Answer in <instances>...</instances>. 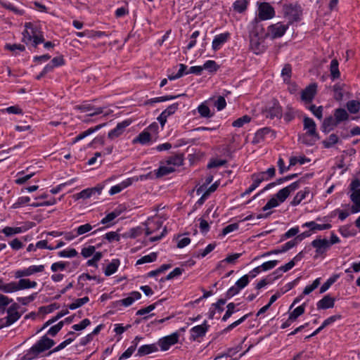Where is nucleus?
Here are the masks:
<instances>
[{"mask_svg":"<svg viewBox=\"0 0 360 360\" xmlns=\"http://www.w3.org/2000/svg\"><path fill=\"white\" fill-rule=\"evenodd\" d=\"M301 180L295 181L289 186L279 190L263 207L262 210L266 211L274 207H278L283 202L292 192H294L300 187Z\"/></svg>","mask_w":360,"mask_h":360,"instance_id":"1","label":"nucleus"},{"mask_svg":"<svg viewBox=\"0 0 360 360\" xmlns=\"http://www.w3.org/2000/svg\"><path fill=\"white\" fill-rule=\"evenodd\" d=\"M55 345L53 340L48 338L46 335H44L31 348L25 352L22 360H32L38 357V356L51 349Z\"/></svg>","mask_w":360,"mask_h":360,"instance_id":"2","label":"nucleus"},{"mask_svg":"<svg viewBox=\"0 0 360 360\" xmlns=\"http://www.w3.org/2000/svg\"><path fill=\"white\" fill-rule=\"evenodd\" d=\"M25 27L22 39L24 43L26 44L31 43L33 46L37 47L38 44L44 42L43 35L39 33L31 22H26Z\"/></svg>","mask_w":360,"mask_h":360,"instance_id":"3","label":"nucleus"},{"mask_svg":"<svg viewBox=\"0 0 360 360\" xmlns=\"http://www.w3.org/2000/svg\"><path fill=\"white\" fill-rule=\"evenodd\" d=\"M184 158L182 154H175L165 160L167 165L160 166L157 172L158 176H162L173 172L175 170V167H179L182 165Z\"/></svg>","mask_w":360,"mask_h":360,"instance_id":"4","label":"nucleus"},{"mask_svg":"<svg viewBox=\"0 0 360 360\" xmlns=\"http://www.w3.org/2000/svg\"><path fill=\"white\" fill-rule=\"evenodd\" d=\"M303 124L304 129L307 132L303 137L302 142L307 145H312L319 139L316 132V123L311 118L306 117L303 120Z\"/></svg>","mask_w":360,"mask_h":360,"instance_id":"5","label":"nucleus"},{"mask_svg":"<svg viewBox=\"0 0 360 360\" xmlns=\"http://www.w3.org/2000/svg\"><path fill=\"white\" fill-rule=\"evenodd\" d=\"M289 28V24H284L282 22H278L272 24L267 27L266 37L271 39H278L282 37Z\"/></svg>","mask_w":360,"mask_h":360,"instance_id":"6","label":"nucleus"},{"mask_svg":"<svg viewBox=\"0 0 360 360\" xmlns=\"http://www.w3.org/2000/svg\"><path fill=\"white\" fill-rule=\"evenodd\" d=\"M283 13L289 23L300 20L302 15L301 7L297 4H288L283 6Z\"/></svg>","mask_w":360,"mask_h":360,"instance_id":"7","label":"nucleus"},{"mask_svg":"<svg viewBox=\"0 0 360 360\" xmlns=\"http://www.w3.org/2000/svg\"><path fill=\"white\" fill-rule=\"evenodd\" d=\"M258 18L261 20H267L272 19L275 16V10L270 4L262 2L258 4Z\"/></svg>","mask_w":360,"mask_h":360,"instance_id":"8","label":"nucleus"},{"mask_svg":"<svg viewBox=\"0 0 360 360\" xmlns=\"http://www.w3.org/2000/svg\"><path fill=\"white\" fill-rule=\"evenodd\" d=\"M268 138H270L271 139H274L275 134L270 128L264 127L256 131L252 143L253 144H258L265 141Z\"/></svg>","mask_w":360,"mask_h":360,"instance_id":"9","label":"nucleus"},{"mask_svg":"<svg viewBox=\"0 0 360 360\" xmlns=\"http://www.w3.org/2000/svg\"><path fill=\"white\" fill-rule=\"evenodd\" d=\"M20 278L18 282H11V293L21 290L34 288L37 285L36 281L27 278Z\"/></svg>","mask_w":360,"mask_h":360,"instance_id":"10","label":"nucleus"},{"mask_svg":"<svg viewBox=\"0 0 360 360\" xmlns=\"http://www.w3.org/2000/svg\"><path fill=\"white\" fill-rule=\"evenodd\" d=\"M179 341V334L174 333L169 335L160 338L158 345L162 351L168 350L171 346L174 345Z\"/></svg>","mask_w":360,"mask_h":360,"instance_id":"11","label":"nucleus"},{"mask_svg":"<svg viewBox=\"0 0 360 360\" xmlns=\"http://www.w3.org/2000/svg\"><path fill=\"white\" fill-rule=\"evenodd\" d=\"M44 270V265H32L30 266L29 267L24 269H20L15 272V277L16 278H23L26 276H30L31 275H33L36 273L42 272Z\"/></svg>","mask_w":360,"mask_h":360,"instance_id":"12","label":"nucleus"},{"mask_svg":"<svg viewBox=\"0 0 360 360\" xmlns=\"http://www.w3.org/2000/svg\"><path fill=\"white\" fill-rule=\"evenodd\" d=\"M264 113L266 117L271 119L280 118L282 115V110L278 102L272 101L269 105L266 107Z\"/></svg>","mask_w":360,"mask_h":360,"instance_id":"13","label":"nucleus"},{"mask_svg":"<svg viewBox=\"0 0 360 360\" xmlns=\"http://www.w3.org/2000/svg\"><path fill=\"white\" fill-rule=\"evenodd\" d=\"M311 245L316 249V257L324 254L330 247L326 238H316L311 242Z\"/></svg>","mask_w":360,"mask_h":360,"instance_id":"14","label":"nucleus"},{"mask_svg":"<svg viewBox=\"0 0 360 360\" xmlns=\"http://www.w3.org/2000/svg\"><path fill=\"white\" fill-rule=\"evenodd\" d=\"M131 123V121L129 120H126L121 122H119L115 127V128H114L113 129L110 130L108 132V137L110 139H115V138L119 137L124 133L125 129L128 126H129Z\"/></svg>","mask_w":360,"mask_h":360,"instance_id":"15","label":"nucleus"},{"mask_svg":"<svg viewBox=\"0 0 360 360\" xmlns=\"http://www.w3.org/2000/svg\"><path fill=\"white\" fill-rule=\"evenodd\" d=\"M20 306L18 304L13 303L7 309V318L8 322L11 325L17 321L21 316V314L18 311Z\"/></svg>","mask_w":360,"mask_h":360,"instance_id":"16","label":"nucleus"},{"mask_svg":"<svg viewBox=\"0 0 360 360\" xmlns=\"http://www.w3.org/2000/svg\"><path fill=\"white\" fill-rule=\"evenodd\" d=\"M77 109L82 112H87L88 116H94L103 113L104 108L98 107L96 108L91 104L84 103L76 107Z\"/></svg>","mask_w":360,"mask_h":360,"instance_id":"17","label":"nucleus"},{"mask_svg":"<svg viewBox=\"0 0 360 360\" xmlns=\"http://www.w3.org/2000/svg\"><path fill=\"white\" fill-rule=\"evenodd\" d=\"M317 85L314 83L307 86L301 93V99L306 103H311L316 94Z\"/></svg>","mask_w":360,"mask_h":360,"instance_id":"18","label":"nucleus"},{"mask_svg":"<svg viewBox=\"0 0 360 360\" xmlns=\"http://www.w3.org/2000/svg\"><path fill=\"white\" fill-rule=\"evenodd\" d=\"M146 234L149 236L159 230L162 226V221L160 219H148L145 223Z\"/></svg>","mask_w":360,"mask_h":360,"instance_id":"19","label":"nucleus"},{"mask_svg":"<svg viewBox=\"0 0 360 360\" xmlns=\"http://www.w3.org/2000/svg\"><path fill=\"white\" fill-rule=\"evenodd\" d=\"M179 104L177 103L170 105L167 108L162 112L160 116L158 117V120L161 124L162 128L164 127L167 122V119L169 116L173 115L178 109Z\"/></svg>","mask_w":360,"mask_h":360,"instance_id":"20","label":"nucleus"},{"mask_svg":"<svg viewBox=\"0 0 360 360\" xmlns=\"http://www.w3.org/2000/svg\"><path fill=\"white\" fill-rule=\"evenodd\" d=\"M137 180H138L137 179H134V178H128V179L124 180L123 181H122L121 183L112 186L109 191V194L110 195H113L115 194L119 193L124 188L131 186L134 181H137Z\"/></svg>","mask_w":360,"mask_h":360,"instance_id":"21","label":"nucleus"},{"mask_svg":"<svg viewBox=\"0 0 360 360\" xmlns=\"http://www.w3.org/2000/svg\"><path fill=\"white\" fill-rule=\"evenodd\" d=\"M339 124L336 122L334 116H329L323 120L321 125V130L323 133L328 134L333 130Z\"/></svg>","mask_w":360,"mask_h":360,"instance_id":"22","label":"nucleus"},{"mask_svg":"<svg viewBox=\"0 0 360 360\" xmlns=\"http://www.w3.org/2000/svg\"><path fill=\"white\" fill-rule=\"evenodd\" d=\"M311 193L310 188L308 187L304 188V189L300 191L297 193L295 196L293 198L292 200L290 202V205L292 206H297L300 202L304 200L307 196Z\"/></svg>","mask_w":360,"mask_h":360,"instance_id":"23","label":"nucleus"},{"mask_svg":"<svg viewBox=\"0 0 360 360\" xmlns=\"http://www.w3.org/2000/svg\"><path fill=\"white\" fill-rule=\"evenodd\" d=\"M303 228L309 229V231L315 232L316 231L326 230L331 228L330 224H319L314 221H308L302 224Z\"/></svg>","mask_w":360,"mask_h":360,"instance_id":"24","label":"nucleus"},{"mask_svg":"<svg viewBox=\"0 0 360 360\" xmlns=\"http://www.w3.org/2000/svg\"><path fill=\"white\" fill-rule=\"evenodd\" d=\"M229 37V34L227 32L222 33L215 36L212 44L213 50H219L221 48V46L228 40Z\"/></svg>","mask_w":360,"mask_h":360,"instance_id":"25","label":"nucleus"},{"mask_svg":"<svg viewBox=\"0 0 360 360\" xmlns=\"http://www.w3.org/2000/svg\"><path fill=\"white\" fill-rule=\"evenodd\" d=\"M335 304V299L330 295L324 296L317 302L318 309H326L333 308Z\"/></svg>","mask_w":360,"mask_h":360,"instance_id":"26","label":"nucleus"},{"mask_svg":"<svg viewBox=\"0 0 360 360\" xmlns=\"http://www.w3.org/2000/svg\"><path fill=\"white\" fill-rule=\"evenodd\" d=\"M106 124L105 123H103V124H98L94 127H91L89 129H88L87 130L82 132L81 134H79V135H77L72 141V143H75L81 140H82L83 139H84L85 137L88 136L89 135L91 134L92 133L99 130L100 129H101L103 127H104Z\"/></svg>","mask_w":360,"mask_h":360,"instance_id":"27","label":"nucleus"},{"mask_svg":"<svg viewBox=\"0 0 360 360\" xmlns=\"http://www.w3.org/2000/svg\"><path fill=\"white\" fill-rule=\"evenodd\" d=\"M158 350V347L156 344L144 345L139 348L137 355L142 356L155 352Z\"/></svg>","mask_w":360,"mask_h":360,"instance_id":"28","label":"nucleus"},{"mask_svg":"<svg viewBox=\"0 0 360 360\" xmlns=\"http://www.w3.org/2000/svg\"><path fill=\"white\" fill-rule=\"evenodd\" d=\"M350 200L353 202L351 207V213L360 212V194L355 191L350 195Z\"/></svg>","mask_w":360,"mask_h":360,"instance_id":"29","label":"nucleus"},{"mask_svg":"<svg viewBox=\"0 0 360 360\" xmlns=\"http://www.w3.org/2000/svg\"><path fill=\"white\" fill-rule=\"evenodd\" d=\"M141 297V294L138 291H133L130 293L129 296L120 300V302L124 307H129L133 304L135 300H138Z\"/></svg>","mask_w":360,"mask_h":360,"instance_id":"30","label":"nucleus"},{"mask_svg":"<svg viewBox=\"0 0 360 360\" xmlns=\"http://www.w3.org/2000/svg\"><path fill=\"white\" fill-rule=\"evenodd\" d=\"M220 127V124L218 121H211L209 120H204V131H214V133L218 132V129ZM218 134H215L214 136H217Z\"/></svg>","mask_w":360,"mask_h":360,"instance_id":"31","label":"nucleus"},{"mask_svg":"<svg viewBox=\"0 0 360 360\" xmlns=\"http://www.w3.org/2000/svg\"><path fill=\"white\" fill-rule=\"evenodd\" d=\"M207 104L212 105L213 108H217V110H223L226 105L225 98L223 96H219L217 99L210 98L207 101Z\"/></svg>","mask_w":360,"mask_h":360,"instance_id":"32","label":"nucleus"},{"mask_svg":"<svg viewBox=\"0 0 360 360\" xmlns=\"http://www.w3.org/2000/svg\"><path fill=\"white\" fill-rule=\"evenodd\" d=\"M120 264V262L118 259H112V262L106 266L104 271L105 275L106 276H109L115 274L117 271Z\"/></svg>","mask_w":360,"mask_h":360,"instance_id":"33","label":"nucleus"},{"mask_svg":"<svg viewBox=\"0 0 360 360\" xmlns=\"http://www.w3.org/2000/svg\"><path fill=\"white\" fill-rule=\"evenodd\" d=\"M333 116L336 120V122L338 124L349 119V114L346 110L343 108L335 109L333 113Z\"/></svg>","mask_w":360,"mask_h":360,"instance_id":"34","label":"nucleus"},{"mask_svg":"<svg viewBox=\"0 0 360 360\" xmlns=\"http://www.w3.org/2000/svg\"><path fill=\"white\" fill-rule=\"evenodd\" d=\"M305 306L306 303H303L290 312L289 314V321H295L299 316L302 315L305 311Z\"/></svg>","mask_w":360,"mask_h":360,"instance_id":"35","label":"nucleus"},{"mask_svg":"<svg viewBox=\"0 0 360 360\" xmlns=\"http://www.w3.org/2000/svg\"><path fill=\"white\" fill-rule=\"evenodd\" d=\"M248 5V0H236L233 4V8L236 12L241 13L246 11Z\"/></svg>","mask_w":360,"mask_h":360,"instance_id":"36","label":"nucleus"},{"mask_svg":"<svg viewBox=\"0 0 360 360\" xmlns=\"http://www.w3.org/2000/svg\"><path fill=\"white\" fill-rule=\"evenodd\" d=\"M338 231L344 238L354 236L356 234L355 231L353 230L352 226L349 224L340 226Z\"/></svg>","mask_w":360,"mask_h":360,"instance_id":"37","label":"nucleus"},{"mask_svg":"<svg viewBox=\"0 0 360 360\" xmlns=\"http://www.w3.org/2000/svg\"><path fill=\"white\" fill-rule=\"evenodd\" d=\"M340 139L337 134H331L328 139L323 141L322 143L326 148H330L339 142Z\"/></svg>","mask_w":360,"mask_h":360,"instance_id":"38","label":"nucleus"},{"mask_svg":"<svg viewBox=\"0 0 360 360\" xmlns=\"http://www.w3.org/2000/svg\"><path fill=\"white\" fill-rule=\"evenodd\" d=\"M150 141V134L148 131H143L134 139V143H140L143 145L148 143Z\"/></svg>","mask_w":360,"mask_h":360,"instance_id":"39","label":"nucleus"},{"mask_svg":"<svg viewBox=\"0 0 360 360\" xmlns=\"http://www.w3.org/2000/svg\"><path fill=\"white\" fill-rule=\"evenodd\" d=\"M157 257H158V254L156 252H151L150 254L145 255V256L142 257L141 258H140L139 259H138L136 261V264L140 265V264H143L145 263L153 262L157 259Z\"/></svg>","mask_w":360,"mask_h":360,"instance_id":"40","label":"nucleus"},{"mask_svg":"<svg viewBox=\"0 0 360 360\" xmlns=\"http://www.w3.org/2000/svg\"><path fill=\"white\" fill-rule=\"evenodd\" d=\"M190 339L193 341L201 337L202 335V325H198L193 327L190 330Z\"/></svg>","mask_w":360,"mask_h":360,"instance_id":"41","label":"nucleus"},{"mask_svg":"<svg viewBox=\"0 0 360 360\" xmlns=\"http://www.w3.org/2000/svg\"><path fill=\"white\" fill-rule=\"evenodd\" d=\"M338 61L336 59H333L330 65V75L333 79L339 78L340 73L338 68Z\"/></svg>","mask_w":360,"mask_h":360,"instance_id":"42","label":"nucleus"},{"mask_svg":"<svg viewBox=\"0 0 360 360\" xmlns=\"http://www.w3.org/2000/svg\"><path fill=\"white\" fill-rule=\"evenodd\" d=\"M264 176L265 174L262 172L252 174V184L257 188L262 182L269 180V177H264Z\"/></svg>","mask_w":360,"mask_h":360,"instance_id":"43","label":"nucleus"},{"mask_svg":"<svg viewBox=\"0 0 360 360\" xmlns=\"http://www.w3.org/2000/svg\"><path fill=\"white\" fill-rule=\"evenodd\" d=\"M219 65L214 60H209L204 63V70L210 73H215L219 69Z\"/></svg>","mask_w":360,"mask_h":360,"instance_id":"44","label":"nucleus"},{"mask_svg":"<svg viewBox=\"0 0 360 360\" xmlns=\"http://www.w3.org/2000/svg\"><path fill=\"white\" fill-rule=\"evenodd\" d=\"M300 254L301 253H300L299 255L295 256L291 261H290L285 265L280 266L278 269L276 270V271L274 273L277 274L280 271L286 272V271H289L290 269H291L295 265V261L298 259V257Z\"/></svg>","mask_w":360,"mask_h":360,"instance_id":"45","label":"nucleus"},{"mask_svg":"<svg viewBox=\"0 0 360 360\" xmlns=\"http://www.w3.org/2000/svg\"><path fill=\"white\" fill-rule=\"evenodd\" d=\"M251 117L249 115H243L241 117H239L238 119L236 120L233 122L232 126L233 127H242L245 124H248L250 122Z\"/></svg>","mask_w":360,"mask_h":360,"instance_id":"46","label":"nucleus"},{"mask_svg":"<svg viewBox=\"0 0 360 360\" xmlns=\"http://www.w3.org/2000/svg\"><path fill=\"white\" fill-rule=\"evenodd\" d=\"M250 314H247L244 315L243 316H242L238 320H237V321H234L233 323H232L231 324L229 325L226 328H224L222 332L224 333H226L231 331L235 327L238 326V325L242 323L243 321H245L249 317Z\"/></svg>","mask_w":360,"mask_h":360,"instance_id":"47","label":"nucleus"},{"mask_svg":"<svg viewBox=\"0 0 360 360\" xmlns=\"http://www.w3.org/2000/svg\"><path fill=\"white\" fill-rule=\"evenodd\" d=\"M250 314H247L244 315L243 316H242L238 320H237V321H234L233 323H232L231 324L229 325L226 328H224L222 332L224 333H226L231 331L235 327L238 326V325L242 323L243 321H245L249 317Z\"/></svg>","mask_w":360,"mask_h":360,"instance_id":"48","label":"nucleus"},{"mask_svg":"<svg viewBox=\"0 0 360 360\" xmlns=\"http://www.w3.org/2000/svg\"><path fill=\"white\" fill-rule=\"evenodd\" d=\"M89 301L88 297H84L82 298L76 299L72 303L69 305V308L72 310L76 309Z\"/></svg>","mask_w":360,"mask_h":360,"instance_id":"49","label":"nucleus"},{"mask_svg":"<svg viewBox=\"0 0 360 360\" xmlns=\"http://www.w3.org/2000/svg\"><path fill=\"white\" fill-rule=\"evenodd\" d=\"M347 108L351 113H356L360 110V103L357 101H349L347 103Z\"/></svg>","mask_w":360,"mask_h":360,"instance_id":"50","label":"nucleus"},{"mask_svg":"<svg viewBox=\"0 0 360 360\" xmlns=\"http://www.w3.org/2000/svg\"><path fill=\"white\" fill-rule=\"evenodd\" d=\"M226 307L227 310L221 319L223 321H226L233 314L238 311V309H236V304L233 302L228 304Z\"/></svg>","mask_w":360,"mask_h":360,"instance_id":"51","label":"nucleus"},{"mask_svg":"<svg viewBox=\"0 0 360 360\" xmlns=\"http://www.w3.org/2000/svg\"><path fill=\"white\" fill-rule=\"evenodd\" d=\"M64 326V322L63 321L58 322L57 324L51 326L49 330L47 331L46 335H49L52 337L56 336L58 333L62 329Z\"/></svg>","mask_w":360,"mask_h":360,"instance_id":"52","label":"nucleus"},{"mask_svg":"<svg viewBox=\"0 0 360 360\" xmlns=\"http://www.w3.org/2000/svg\"><path fill=\"white\" fill-rule=\"evenodd\" d=\"M12 302V299L8 298L6 295L0 294V313L4 314L5 312L6 307Z\"/></svg>","mask_w":360,"mask_h":360,"instance_id":"53","label":"nucleus"},{"mask_svg":"<svg viewBox=\"0 0 360 360\" xmlns=\"http://www.w3.org/2000/svg\"><path fill=\"white\" fill-rule=\"evenodd\" d=\"M309 161L310 160L304 156L291 157L290 158V166H295L297 163L304 165Z\"/></svg>","mask_w":360,"mask_h":360,"instance_id":"54","label":"nucleus"},{"mask_svg":"<svg viewBox=\"0 0 360 360\" xmlns=\"http://www.w3.org/2000/svg\"><path fill=\"white\" fill-rule=\"evenodd\" d=\"M292 68L290 65L285 64L281 70V76L283 81L288 82L291 77Z\"/></svg>","mask_w":360,"mask_h":360,"instance_id":"55","label":"nucleus"},{"mask_svg":"<svg viewBox=\"0 0 360 360\" xmlns=\"http://www.w3.org/2000/svg\"><path fill=\"white\" fill-rule=\"evenodd\" d=\"M97 189L96 188H87L82 191L81 192L78 193L77 194V199L79 198H83V199H87L89 198L93 193H95V191Z\"/></svg>","mask_w":360,"mask_h":360,"instance_id":"56","label":"nucleus"},{"mask_svg":"<svg viewBox=\"0 0 360 360\" xmlns=\"http://www.w3.org/2000/svg\"><path fill=\"white\" fill-rule=\"evenodd\" d=\"M58 255L60 257H74L77 255V252L75 249L70 248L58 252Z\"/></svg>","mask_w":360,"mask_h":360,"instance_id":"57","label":"nucleus"},{"mask_svg":"<svg viewBox=\"0 0 360 360\" xmlns=\"http://www.w3.org/2000/svg\"><path fill=\"white\" fill-rule=\"evenodd\" d=\"M179 68L176 75H173V74L168 75V79L169 80H174V79H178L184 75L185 70L187 68V66L184 64H180L179 65Z\"/></svg>","mask_w":360,"mask_h":360,"instance_id":"58","label":"nucleus"},{"mask_svg":"<svg viewBox=\"0 0 360 360\" xmlns=\"http://www.w3.org/2000/svg\"><path fill=\"white\" fill-rule=\"evenodd\" d=\"M226 163L225 160L220 159H211L207 163V167L208 169H212L224 165Z\"/></svg>","mask_w":360,"mask_h":360,"instance_id":"59","label":"nucleus"},{"mask_svg":"<svg viewBox=\"0 0 360 360\" xmlns=\"http://www.w3.org/2000/svg\"><path fill=\"white\" fill-rule=\"evenodd\" d=\"M320 284V278H316L312 284L307 285L304 288L302 295H307L311 293L313 290H314Z\"/></svg>","mask_w":360,"mask_h":360,"instance_id":"60","label":"nucleus"},{"mask_svg":"<svg viewBox=\"0 0 360 360\" xmlns=\"http://www.w3.org/2000/svg\"><path fill=\"white\" fill-rule=\"evenodd\" d=\"M103 254L101 252H96L93 255V257L86 262L88 266L97 267V262L102 258Z\"/></svg>","mask_w":360,"mask_h":360,"instance_id":"61","label":"nucleus"},{"mask_svg":"<svg viewBox=\"0 0 360 360\" xmlns=\"http://www.w3.org/2000/svg\"><path fill=\"white\" fill-rule=\"evenodd\" d=\"M137 347V343L135 342L134 345L130 346L120 357L119 360L127 359L129 358L132 354L134 352Z\"/></svg>","mask_w":360,"mask_h":360,"instance_id":"62","label":"nucleus"},{"mask_svg":"<svg viewBox=\"0 0 360 360\" xmlns=\"http://www.w3.org/2000/svg\"><path fill=\"white\" fill-rule=\"evenodd\" d=\"M214 114L212 105L207 104V101L204 102V118H210Z\"/></svg>","mask_w":360,"mask_h":360,"instance_id":"63","label":"nucleus"},{"mask_svg":"<svg viewBox=\"0 0 360 360\" xmlns=\"http://www.w3.org/2000/svg\"><path fill=\"white\" fill-rule=\"evenodd\" d=\"M333 97L337 101H341L343 98L342 87L340 84H335L333 86Z\"/></svg>","mask_w":360,"mask_h":360,"instance_id":"64","label":"nucleus"}]
</instances>
